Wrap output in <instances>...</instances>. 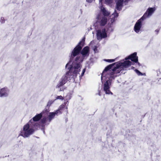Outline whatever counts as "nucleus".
Masks as SVG:
<instances>
[{
  "instance_id": "29",
  "label": "nucleus",
  "mask_w": 161,
  "mask_h": 161,
  "mask_svg": "<svg viewBox=\"0 0 161 161\" xmlns=\"http://www.w3.org/2000/svg\"><path fill=\"white\" fill-rule=\"evenodd\" d=\"M94 0H86V1L89 3H91L92 1H93Z\"/></svg>"
},
{
  "instance_id": "7",
  "label": "nucleus",
  "mask_w": 161,
  "mask_h": 161,
  "mask_svg": "<svg viewBox=\"0 0 161 161\" xmlns=\"http://www.w3.org/2000/svg\"><path fill=\"white\" fill-rule=\"evenodd\" d=\"M97 21L94 25L96 29L98 28V26H104L107 23L108 19L106 17L103 16L101 13L98 14L96 17Z\"/></svg>"
},
{
  "instance_id": "16",
  "label": "nucleus",
  "mask_w": 161,
  "mask_h": 161,
  "mask_svg": "<svg viewBox=\"0 0 161 161\" xmlns=\"http://www.w3.org/2000/svg\"><path fill=\"white\" fill-rule=\"evenodd\" d=\"M55 100H49L47 103V105L46 107V108L44 110L46 109H48L49 111V108L51 106V105L54 102Z\"/></svg>"
},
{
  "instance_id": "32",
  "label": "nucleus",
  "mask_w": 161,
  "mask_h": 161,
  "mask_svg": "<svg viewBox=\"0 0 161 161\" xmlns=\"http://www.w3.org/2000/svg\"><path fill=\"white\" fill-rule=\"evenodd\" d=\"M63 91V90H61V89L60 88V91Z\"/></svg>"
},
{
  "instance_id": "10",
  "label": "nucleus",
  "mask_w": 161,
  "mask_h": 161,
  "mask_svg": "<svg viewBox=\"0 0 161 161\" xmlns=\"http://www.w3.org/2000/svg\"><path fill=\"white\" fill-rule=\"evenodd\" d=\"M155 10V8H149L147 10L143 15L142 17V19H144L150 17Z\"/></svg>"
},
{
  "instance_id": "24",
  "label": "nucleus",
  "mask_w": 161,
  "mask_h": 161,
  "mask_svg": "<svg viewBox=\"0 0 161 161\" xmlns=\"http://www.w3.org/2000/svg\"><path fill=\"white\" fill-rule=\"evenodd\" d=\"M5 20L4 19L3 17H1L0 19V22L2 23H4Z\"/></svg>"
},
{
  "instance_id": "26",
  "label": "nucleus",
  "mask_w": 161,
  "mask_h": 161,
  "mask_svg": "<svg viewBox=\"0 0 161 161\" xmlns=\"http://www.w3.org/2000/svg\"><path fill=\"white\" fill-rule=\"evenodd\" d=\"M98 94H97L96 95L98 94L99 96H101V91L99 89L98 90Z\"/></svg>"
},
{
  "instance_id": "17",
  "label": "nucleus",
  "mask_w": 161,
  "mask_h": 161,
  "mask_svg": "<svg viewBox=\"0 0 161 161\" xmlns=\"http://www.w3.org/2000/svg\"><path fill=\"white\" fill-rule=\"evenodd\" d=\"M135 71L136 73V74L138 75L139 76L143 75L141 72L140 71H139L137 69H135Z\"/></svg>"
},
{
  "instance_id": "1",
  "label": "nucleus",
  "mask_w": 161,
  "mask_h": 161,
  "mask_svg": "<svg viewBox=\"0 0 161 161\" xmlns=\"http://www.w3.org/2000/svg\"><path fill=\"white\" fill-rule=\"evenodd\" d=\"M136 55V53L135 52L125 58L124 60L110 64L105 68L102 73L101 79L103 84V90L105 94H113L110 90L112 81L119 75L121 69H125L133 64L128 59L137 63L140 65V63L138 62V58Z\"/></svg>"
},
{
  "instance_id": "12",
  "label": "nucleus",
  "mask_w": 161,
  "mask_h": 161,
  "mask_svg": "<svg viewBox=\"0 0 161 161\" xmlns=\"http://www.w3.org/2000/svg\"><path fill=\"white\" fill-rule=\"evenodd\" d=\"M9 90L7 88H3L0 90V97H5L8 96Z\"/></svg>"
},
{
  "instance_id": "3",
  "label": "nucleus",
  "mask_w": 161,
  "mask_h": 161,
  "mask_svg": "<svg viewBox=\"0 0 161 161\" xmlns=\"http://www.w3.org/2000/svg\"><path fill=\"white\" fill-rule=\"evenodd\" d=\"M85 40V38L84 37L72 51L69 56V61L66 65V68L69 64H71L77 58H78L77 60H79L80 61V68H81V63L82 62L84 58L88 57L89 55V47L88 46H86L82 49L81 52L82 56H78L82 47L84 46Z\"/></svg>"
},
{
  "instance_id": "22",
  "label": "nucleus",
  "mask_w": 161,
  "mask_h": 161,
  "mask_svg": "<svg viewBox=\"0 0 161 161\" xmlns=\"http://www.w3.org/2000/svg\"><path fill=\"white\" fill-rule=\"evenodd\" d=\"M97 47L96 46H94V47L93 48V50L95 53H97L98 52V51L97 49Z\"/></svg>"
},
{
  "instance_id": "8",
  "label": "nucleus",
  "mask_w": 161,
  "mask_h": 161,
  "mask_svg": "<svg viewBox=\"0 0 161 161\" xmlns=\"http://www.w3.org/2000/svg\"><path fill=\"white\" fill-rule=\"evenodd\" d=\"M97 40H100L102 38H105L107 37V34L105 29L102 30H99L97 31Z\"/></svg>"
},
{
  "instance_id": "31",
  "label": "nucleus",
  "mask_w": 161,
  "mask_h": 161,
  "mask_svg": "<svg viewBox=\"0 0 161 161\" xmlns=\"http://www.w3.org/2000/svg\"><path fill=\"white\" fill-rule=\"evenodd\" d=\"M94 41H91L90 43V45H91L93 44L94 43Z\"/></svg>"
},
{
  "instance_id": "21",
  "label": "nucleus",
  "mask_w": 161,
  "mask_h": 161,
  "mask_svg": "<svg viewBox=\"0 0 161 161\" xmlns=\"http://www.w3.org/2000/svg\"><path fill=\"white\" fill-rule=\"evenodd\" d=\"M106 3L107 4H109L112 2V0H105Z\"/></svg>"
},
{
  "instance_id": "19",
  "label": "nucleus",
  "mask_w": 161,
  "mask_h": 161,
  "mask_svg": "<svg viewBox=\"0 0 161 161\" xmlns=\"http://www.w3.org/2000/svg\"><path fill=\"white\" fill-rule=\"evenodd\" d=\"M115 60V59H105V61L109 62V63H112L114 62Z\"/></svg>"
},
{
  "instance_id": "6",
  "label": "nucleus",
  "mask_w": 161,
  "mask_h": 161,
  "mask_svg": "<svg viewBox=\"0 0 161 161\" xmlns=\"http://www.w3.org/2000/svg\"><path fill=\"white\" fill-rule=\"evenodd\" d=\"M48 109H46L44 110L40 114H36L34 117H33L32 119H31L30 121H31V123H34V125L36 126L37 128L41 126V122H40V124L36 122L39 120L42 117H44L45 115L47 114V113L49 112Z\"/></svg>"
},
{
  "instance_id": "30",
  "label": "nucleus",
  "mask_w": 161,
  "mask_h": 161,
  "mask_svg": "<svg viewBox=\"0 0 161 161\" xmlns=\"http://www.w3.org/2000/svg\"><path fill=\"white\" fill-rule=\"evenodd\" d=\"M108 30L110 31H113V29H112V27H110L108 29Z\"/></svg>"
},
{
  "instance_id": "2",
  "label": "nucleus",
  "mask_w": 161,
  "mask_h": 161,
  "mask_svg": "<svg viewBox=\"0 0 161 161\" xmlns=\"http://www.w3.org/2000/svg\"><path fill=\"white\" fill-rule=\"evenodd\" d=\"M77 59L78 58H77L71 64H69L66 68L69 71L66 72L65 76H63L60 79L56 86L57 88H60L65 84L67 79L73 82L75 80L77 76L79 75L80 70V61L77 60Z\"/></svg>"
},
{
  "instance_id": "5",
  "label": "nucleus",
  "mask_w": 161,
  "mask_h": 161,
  "mask_svg": "<svg viewBox=\"0 0 161 161\" xmlns=\"http://www.w3.org/2000/svg\"><path fill=\"white\" fill-rule=\"evenodd\" d=\"M59 113H60L59 110H57L53 112L50 113L48 115V113H47V114L45 115L44 117H43L42 119L41 120V123L42 124L41 126L43 127L42 128V130L43 131L44 133L45 131L43 127L45 125H48L51 120L54 118L55 115L60 114Z\"/></svg>"
},
{
  "instance_id": "28",
  "label": "nucleus",
  "mask_w": 161,
  "mask_h": 161,
  "mask_svg": "<svg viewBox=\"0 0 161 161\" xmlns=\"http://www.w3.org/2000/svg\"><path fill=\"white\" fill-rule=\"evenodd\" d=\"M103 0H99V7L101 6H103L102 5V2Z\"/></svg>"
},
{
  "instance_id": "9",
  "label": "nucleus",
  "mask_w": 161,
  "mask_h": 161,
  "mask_svg": "<svg viewBox=\"0 0 161 161\" xmlns=\"http://www.w3.org/2000/svg\"><path fill=\"white\" fill-rule=\"evenodd\" d=\"M144 19L142 18L137 20L134 27V30L137 33H140L141 32V28L142 26V21Z\"/></svg>"
},
{
  "instance_id": "4",
  "label": "nucleus",
  "mask_w": 161,
  "mask_h": 161,
  "mask_svg": "<svg viewBox=\"0 0 161 161\" xmlns=\"http://www.w3.org/2000/svg\"><path fill=\"white\" fill-rule=\"evenodd\" d=\"M34 125V123H31V121H29L24 125L23 129L20 132L19 136H22L24 138H26L32 134L37 129V128Z\"/></svg>"
},
{
  "instance_id": "23",
  "label": "nucleus",
  "mask_w": 161,
  "mask_h": 161,
  "mask_svg": "<svg viewBox=\"0 0 161 161\" xmlns=\"http://www.w3.org/2000/svg\"><path fill=\"white\" fill-rule=\"evenodd\" d=\"M85 72V69H84L82 71V72L81 74V75L79 76L80 78V77H82L84 75V74Z\"/></svg>"
},
{
  "instance_id": "20",
  "label": "nucleus",
  "mask_w": 161,
  "mask_h": 161,
  "mask_svg": "<svg viewBox=\"0 0 161 161\" xmlns=\"http://www.w3.org/2000/svg\"><path fill=\"white\" fill-rule=\"evenodd\" d=\"M112 16H114V19L116 17H117L118 15V14L116 12V10H115L114 13L112 14Z\"/></svg>"
},
{
  "instance_id": "18",
  "label": "nucleus",
  "mask_w": 161,
  "mask_h": 161,
  "mask_svg": "<svg viewBox=\"0 0 161 161\" xmlns=\"http://www.w3.org/2000/svg\"><path fill=\"white\" fill-rule=\"evenodd\" d=\"M64 97L61 96H57L55 99V100H57V99H60V100H63L64 99Z\"/></svg>"
},
{
  "instance_id": "11",
  "label": "nucleus",
  "mask_w": 161,
  "mask_h": 161,
  "mask_svg": "<svg viewBox=\"0 0 161 161\" xmlns=\"http://www.w3.org/2000/svg\"><path fill=\"white\" fill-rule=\"evenodd\" d=\"M68 103L67 102H64V103L61 105L59 107L58 109L57 110H59L60 113L59 114H61L63 112V110H65L66 114H68V110H67L68 106Z\"/></svg>"
},
{
  "instance_id": "27",
  "label": "nucleus",
  "mask_w": 161,
  "mask_h": 161,
  "mask_svg": "<svg viewBox=\"0 0 161 161\" xmlns=\"http://www.w3.org/2000/svg\"><path fill=\"white\" fill-rule=\"evenodd\" d=\"M159 29H157V30H156L155 31V32L156 33V35H157L159 31Z\"/></svg>"
},
{
  "instance_id": "25",
  "label": "nucleus",
  "mask_w": 161,
  "mask_h": 161,
  "mask_svg": "<svg viewBox=\"0 0 161 161\" xmlns=\"http://www.w3.org/2000/svg\"><path fill=\"white\" fill-rule=\"evenodd\" d=\"M157 75L159 76L161 74V72L159 70H158L157 71Z\"/></svg>"
},
{
  "instance_id": "14",
  "label": "nucleus",
  "mask_w": 161,
  "mask_h": 161,
  "mask_svg": "<svg viewBox=\"0 0 161 161\" xmlns=\"http://www.w3.org/2000/svg\"><path fill=\"white\" fill-rule=\"evenodd\" d=\"M99 8L100 9L101 11L103 13V16L106 17L110 14L109 12L106 10L105 8L103 7V6H100Z\"/></svg>"
},
{
  "instance_id": "13",
  "label": "nucleus",
  "mask_w": 161,
  "mask_h": 161,
  "mask_svg": "<svg viewBox=\"0 0 161 161\" xmlns=\"http://www.w3.org/2000/svg\"><path fill=\"white\" fill-rule=\"evenodd\" d=\"M124 0H116V9L120 11L122 9L123 6V2Z\"/></svg>"
},
{
  "instance_id": "15",
  "label": "nucleus",
  "mask_w": 161,
  "mask_h": 161,
  "mask_svg": "<svg viewBox=\"0 0 161 161\" xmlns=\"http://www.w3.org/2000/svg\"><path fill=\"white\" fill-rule=\"evenodd\" d=\"M71 98V94L70 93H68L66 96L64 98L65 101H66V102L68 103V101Z\"/></svg>"
}]
</instances>
